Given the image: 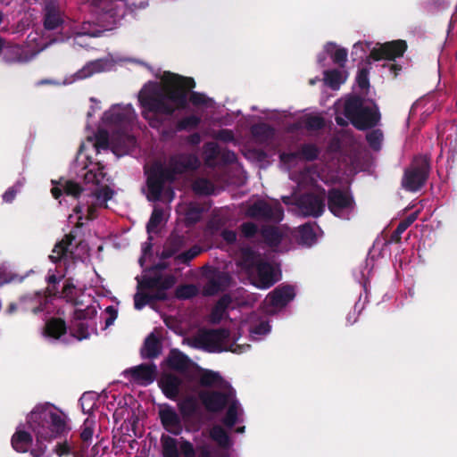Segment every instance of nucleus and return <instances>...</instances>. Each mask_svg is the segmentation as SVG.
<instances>
[{
  "label": "nucleus",
  "mask_w": 457,
  "mask_h": 457,
  "mask_svg": "<svg viewBox=\"0 0 457 457\" xmlns=\"http://www.w3.org/2000/svg\"><path fill=\"white\" fill-rule=\"evenodd\" d=\"M161 79L162 83H146L138 94L142 115L155 129L162 124L161 115L195 112L200 107V95L193 91L195 82L192 78L165 71Z\"/></svg>",
  "instance_id": "f257e3e1"
},
{
  "label": "nucleus",
  "mask_w": 457,
  "mask_h": 457,
  "mask_svg": "<svg viewBox=\"0 0 457 457\" xmlns=\"http://www.w3.org/2000/svg\"><path fill=\"white\" fill-rule=\"evenodd\" d=\"M200 165L195 154H176L168 160L155 161L149 169L147 175V198L149 201H163L170 203L175 196L173 188L166 183H173L178 176L194 170Z\"/></svg>",
  "instance_id": "f03ea898"
},
{
  "label": "nucleus",
  "mask_w": 457,
  "mask_h": 457,
  "mask_svg": "<svg viewBox=\"0 0 457 457\" xmlns=\"http://www.w3.org/2000/svg\"><path fill=\"white\" fill-rule=\"evenodd\" d=\"M136 113L130 104H114L106 111L102 118L104 129H99L96 135L94 147L96 153L100 150H107L110 146V137L117 139L119 145H130L134 143V137L129 134L134 121Z\"/></svg>",
  "instance_id": "7ed1b4c3"
},
{
  "label": "nucleus",
  "mask_w": 457,
  "mask_h": 457,
  "mask_svg": "<svg viewBox=\"0 0 457 457\" xmlns=\"http://www.w3.org/2000/svg\"><path fill=\"white\" fill-rule=\"evenodd\" d=\"M202 408L212 414H219L226 410L221 423L232 429L242 421L244 410L237 397V392L232 386L220 389H202Z\"/></svg>",
  "instance_id": "20e7f679"
},
{
  "label": "nucleus",
  "mask_w": 457,
  "mask_h": 457,
  "mask_svg": "<svg viewBox=\"0 0 457 457\" xmlns=\"http://www.w3.org/2000/svg\"><path fill=\"white\" fill-rule=\"evenodd\" d=\"M27 423L37 442L56 438L68 429L65 415L49 403L37 405L28 415Z\"/></svg>",
  "instance_id": "39448f33"
},
{
  "label": "nucleus",
  "mask_w": 457,
  "mask_h": 457,
  "mask_svg": "<svg viewBox=\"0 0 457 457\" xmlns=\"http://www.w3.org/2000/svg\"><path fill=\"white\" fill-rule=\"evenodd\" d=\"M96 314L94 308L76 310L69 328V336L65 322L61 319H52L46 322L44 335L52 339H61L64 343H69L70 337L79 341L86 339L89 337L90 331L96 328Z\"/></svg>",
  "instance_id": "423d86ee"
},
{
  "label": "nucleus",
  "mask_w": 457,
  "mask_h": 457,
  "mask_svg": "<svg viewBox=\"0 0 457 457\" xmlns=\"http://www.w3.org/2000/svg\"><path fill=\"white\" fill-rule=\"evenodd\" d=\"M176 282L175 277L164 273L162 269L154 268L144 276L139 283L141 292L134 295V305L137 310H141L146 304L154 301L167 299V290L171 288Z\"/></svg>",
  "instance_id": "0eeeda50"
},
{
  "label": "nucleus",
  "mask_w": 457,
  "mask_h": 457,
  "mask_svg": "<svg viewBox=\"0 0 457 457\" xmlns=\"http://www.w3.org/2000/svg\"><path fill=\"white\" fill-rule=\"evenodd\" d=\"M344 115L358 130L373 129L381 119L377 104L357 94L350 95L345 100Z\"/></svg>",
  "instance_id": "6e6552de"
},
{
  "label": "nucleus",
  "mask_w": 457,
  "mask_h": 457,
  "mask_svg": "<svg viewBox=\"0 0 457 457\" xmlns=\"http://www.w3.org/2000/svg\"><path fill=\"white\" fill-rule=\"evenodd\" d=\"M94 12L97 15L96 21L83 22L79 28H72V36L75 40L82 37H97L100 33L98 26H105V23L114 22L116 18L124 14L127 3L125 0H93Z\"/></svg>",
  "instance_id": "1a4fd4ad"
},
{
  "label": "nucleus",
  "mask_w": 457,
  "mask_h": 457,
  "mask_svg": "<svg viewBox=\"0 0 457 457\" xmlns=\"http://www.w3.org/2000/svg\"><path fill=\"white\" fill-rule=\"evenodd\" d=\"M230 332L227 328L205 329L202 328V351L208 353H221L230 351L242 353L249 345H242L236 343L228 345Z\"/></svg>",
  "instance_id": "9d476101"
},
{
  "label": "nucleus",
  "mask_w": 457,
  "mask_h": 457,
  "mask_svg": "<svg viewBox=\"0 0 457 457\" xmlns=\"http://www.w3.org/2000/svg\"><path fill=\"white\" fill-rule=\"evenodd\" d=\"M430 173V160L427 155L416 156L402 178V187L406 191L417 192L426 184Z\"/></svg>",
  "instance_id": "9b49d317"
},
{
  "label": "nucleus",
  "mask_w": 457,
  "mask_h": 457,
  "mask_svg": "<svg viewBox=\"0 0 457 457\" xmlns=\"http://www.w3.org/2000/svg\"><path fill=\"white\" fill-rule=\"evenodd\" d=\"M227 429L222 423L215 424L209 429L208 436L217 447L211 449L202 443V457H230L234 441Z\"/></svg>",
  "instance_id": "f8f14e48"
},
{
  "label": "nucleus",
  "mask_w": 457,
  "mask_h": 457,
  "mask_svg": "<svg viewBox=\"0 0 457 457\" xmlns=\"http://www.w3.org/2000/svg\"><path fill=\"white\" fill-rule=\"evenodd\" d=\"M113 195L114 191L112 189L108 187H103L87 196V200L86 201L87 206L80 204L77 205L74 209V212L79 215L77 217L78 226L82 225L80 222L82 220V213L87 212V219L93 220L96 217V209L98 207L107 208V201L111 200Z\"/></svg>",
  "instance_id": "ddd939ff"
},
{
  "label": "nucleus",
  "mask_w": 457,
  "mask_h": 457,
  "mask_svg": "<svg viewBox=\"0 0 457 457\" xmlns=\"http://www.w3.org/2000/svg\"><path fill=\"white\" fill-rule=\"evenodd\" d=\"M405 40L397 39L383 44L378 43L376 47L370 50V55L366 58V63L370 65V60L395 62L397 58L403 57L407 50Z\"/></svg>",
  "instance_id": "4468645a"
},
{
  "label": "nucleus",
  "mask_w": 457,
  "mask_h": 457,
  "mask_svg": "<svg viewBox=\"0 0 457 457\" xmlns=\"http://www.w3.org/2000/svg\"><path fill=\"white\" fill-rule=\"evenodd\" d=\"M328 208L336 217L341 218L344 212L352 211L355 202L349 191L338 187H332L327 194Z\"/></svg>",
  "instance_id": "2eb2a0df"
},
{
  "label": "nucleus",
  "mask_w": 457,
  "mask_h": 457,
  "mask_svg": "<svg viewBox=\"0 0 457 457\" xmlns=\"http://www.w3.org/2000/svg\"><path fill=\"white\" fill-rule=\"evenodd\" d=\"M281 278L279 270L274 266L263 260L257 262L253 274V285L259 289H268L274 286Z\"/></svg>",
  "instance_id": "dca6fc26"
},
{
  "label": "nucleus",
  "mask_w": 457,
  "mask_h": 457,
  "mask_svg": "<svg viewBox=\"0 0 457 457\" xmlns=\"http://www.w3.org/2000/svg\"><path fill=\"white\" fill-rule=\"evenodd\" d=\"M246 215L256 220L279 222L284 217V212L280 205L273 207L267 202L259 200L247 208Z\"/></svg>",
  "instance_id": "f3484780"
},
{
  "label": "nucleus",
  "mask_w": 457,
  "mask_h": 457,
  "mask_svg": "<svg viewBox=\"0 0 457 457\" xmlns=\"http://www.w3.org/2000/svg\"><path fill=\"white\" fill-rule=\"evenodd\" d=\"M162 453L163 457H195L193 445L180 438L179 441L170 436H162L161 438Z\"/></svg>",
  "instance_id": "a211bd4d"
},
{
  "label": "nucleus",
  "mask_w": 457,
  "mask_h": 457,
  "mask_svg": "<svg viewBox=\"0 0 457 457\" xmlns=\"http://www.w3.org/2000/svg\"><path fill=\"white\" fill-rule=\"evenodd\" d=\"M297 206L304 216L320 217L325 209L324 199L313 193H305L297 199Z\"/></svg>",
  "instance_id": "6ab92c4d"
},
{
  "label": "nucleus",
  "mask_w": 457,
  "mask_h": 457,
  "mask_svg": "<svg viewBox=\"0 0 457 457\" xmlns=\"http://www.w3.org/2000/svg\"><path fill=\"white\" fill-rule=\"evenodd\" d=\"M64 17L57 0H46L43 18L46 29L54 30L61 28L64 23Z\"/></svg>",
  "instance_id": "aec40b11"
},
{
  "label": "nucleus",
  "mask_w": 457,
  "mask_h": 457,
  "mask_svg": "<svg viewBox=\"0 0 457 457\" xmlns=\"http://www.w3.org/2000/svg\"><path fill=\"white\" fill-rule=\"evenodd\" d=\"M125 377L133 383L141 386L151 384L156 375V366L152 364H141L124 370Z\"/></svg>",
  "instance_id": "412c9836"
},
{
  "label": "nucleus",
  "mask_w": 457,
  "mask_h": 457,
  "mask_svg": "<svg viewBox=\"0 0 457 457\" xmlns=\"http://www.w3.org/2000/svg\"><path fill=\"white\" fill-rule=\"evenodd\" d=\"M295 296V290L292 285L281 284L269 293L267 298L270 306L284 308Z\"/></svg>",
  "instance_id": "4be33fe9"
},
{
  "label": "nucleus",
  "mask_w": 457,
  "mask_h": 457,
  "mask_svg": "<svg viewBox=\"0 0 457 457\" xmlns=\"http://www.w3.org/2000/svg\"><path fill=\"white\" fill-rule=\"evenodd\" d=\"M159 417L163 428L173 435H179L182 432L180 417L174 408L163 406L159 411Z\"/></svg>",
  "instance_id": "5701e85b"
},
{
  "label": "nucleus",
  "mask_w": 457,
  "mask_h": 457,
  "mask_svg": "<svg viewBox=\"0 0 457 457\" xmlns=\"http://www.w3.org/2000/svg\"><path fill=\"white\" fill-rule=\"evenodd\" d=\"M179 406L186 422L189 421L191 419H198L200 409V392L197 389H195L190 395L180 401Z\"/></svg>",
  "instance_id": "b1692460"
},
{
  "label": "nucleus",
  "mask_w": 457,
  "mask_h": 457,
  "mask_svg": "<svg viewBox=\"0 0 457 457\" xmlns=\"http://www.w3.org/2000/svg\"><path fill=\"white\" fill-rule=\"evenodd\" d=\"M47 46V45H44L42 47H40L37 52H34L30 54H29L27 49L24 47L14 45V46H9L4 48V60L8 62H26L31 60L37 53L42 51Z\"/></svg>",
  "instance_id": "393cba45"
},
{
  "label": "nucleus",
  "mask_w": 457,
  "mask_h": 457,
  "mask_svg": "<svg viewBox=\"0 0 457 457\" xmlns=\"http://www.w3.org/2000/svg\"><path fill=\"white\" fill-rule=\"evenodd\" d=\"M230 277L225 272L214 274L202 288V295H213L224 291L229 285Z\"/></svg>",
  "instance_id": "a878e982"
},
{
  "label": "nucleus",
  "mask_w": 457,
  "mask_h": 457,
  "mask_svg": "<svg viewBox=\"0 0 457 457\" xmlns=\"http://www.w3.org/2000/svg\"><path fill=\"white\" fill-rule=\"evenodd\" d=\"M231 386L218 371L202 368V389H220Z\"/></svg>",
  "instance_id": "bb28decb"
},
{
  "label": "nucleus",
  "mask_w": 457,
  "mask_h": 457,
  "mask_svg": "<svg viewBox=\"0 0 457 457\" xmlns=\"http://www.w3.org/2000/svg\"><path fill=\"white\" fill-rule=\"evenodd\" d=\"M164 394L171 399L182 393L181 380L175 375L164 374L160 381Z\"/></svg>",
  "instance_id": "cd10ccee"
},
{
  "label": "nucleus",
  "mask_w": 457,
  "mask_h": 457,
  "mask_svg": "<svg viewBox=\"0 0 457 457\" xmlns=\"http://www.w3.org/2000/svg\"><path fill=\"white\" fill-rule=\"evenodd\" d=\"M168 366L179 373L186 374L191 368V361L179 351H171L168 359Z\"/></svg>",
  "instance_id": "c85d7f7f"
},
{
  "label": "nucleus",
  "mask_w": 457,
  "mask_h": 457,
  "mask_svg": "<svg viewBox=\"0 0 457 457\" xmlns=\"http://www.w3.org/2000/svg\"><path fill=\"white\" fill-rule=\"evenodd\" d=\"M32 443L31 435L24 430V426L20 425L12 437V445L17 452L25 453Z\"/></svg>",
  "instance_id": "c756f323"
},
{
  "label": "nucleus",
  "mask_w": 457,
  "mask_h": 457,
  "mask_svg": "<svg viewBox=\"0 0 457 457\" xmlns=\"http://www.w3.org/2000/svg\"><path fill=\"white\" fill-rule=\"evenodd\" d=\"M260 234L263 242L270 247H278L282 241V233L276 226H262Z\"/></svg>",
  "instance_id": "7c9ffc66"
},
{
  "label": "nucleus",
  "mask_w": 457,
  "mask_h": 457,
  "mask_svg": "<svg viewBox=\"0 0 457 457\" xmlns=\"http://www.w3.org/2000/svg\"><path fill=\"white\" fill-rule=\"evenodd\" d=\"M231 303V296L228 294L223 295L212 307L210 314V320L214 324L220 323Z\"/></svg>",
  "instance_id": "2f4dec72"
},
{
  "label": "nucleus",
  "mask_w": 457,
  "mask_h": 457,
  "mask_svg": "<svg viewBox=\"0 0 457 457\" xmlns=\"http://www.w3.org/2000/svg\"><path fill=\"white\" fill-rule=\"evenodd\" d=\"M251 133L257 142L263 144L273 139L275 129L267 123H258L252 126Z\"/></svg>",
  "instance_id": "473e14b6"
},
{
  "label": "nucleus",
  "mask_w": 457,
  "mask_h": 457,
  "mask_svg": "<svg viewBox=\"0 0 457 457\" xmlns=\"http://www.w3.org/2000/svg\"><path fill=\"white\" fill-rule=\"evenodd\" d=\"M325 52L331 57L333 62L340 68H345L347 62V50L343 47L337 48V45L328 42L324 46Z\"/></svg>",
  "instance_id": "72a5a7b5"
},
{
  "label": "nucleus",
  "mask_w": 457,
  "mask_h": 457,
  "mask_svg": "<svg viewBox=\"0 0 457 457\" xmlns=\"http://www.w3.org/2000/svg\"><path fill=\"white\" fill-rule=\"evenodd\" d=\"M73 238L74 237L71 234L65 236L64 239H62L60 243L55 245L54 248L53 249L52 254L49 255V259L53 262H57L62 258H66L69 253H71V252L70 251V246L71 245Z\"/></svg>",
  "instance_id": "f704fd0d"
},
{
  "label": "nucleus",
  "mask_w": 457,
  "mask_h": 457,
  "mask_svg": "<svg viewBox=\"0 0 457 457\" xmlns=\"http://www.w3.org/2000/svg\"><path fill=\"white\" fill-rule=\"evenodd\" d=\"M323 74L324 83L333 90L339 89L340 86L346 79L345 73L337 69L327 70Z\"/></svg>",
  "instance_id": "c9c22d12"
},
{
  "label": "nucleus",
  "mask_w": 457,
  "mask_h": 457,
  "mask_svg": "<svg viewBox=\"0 0 457 457\" xmlns=\"http://www.w3.org/2000/svg\"><path fill=\"white\" fill-rule=\"evenodd\" d=\"M105 62L102 60H96L87 63L81 70L75 73L77 79H84L95 73L104 71Z\"/></svg>",
  "instance_id": "e433bc0d"
},
{
  "label": "nucleus",
  "mask_w": 457,
  "mask_h": 457,
  "mask_svg": "<svg viewBox=\"0 0 457 457\" xmlns=\"http://www.w3.org/2000/svg\"><path fill=\"white\" fill-rule=\"evenodd\" d=\"M417 220V213H411L401 220L390 236L389 243L398 244L401 242L402 234Z\"/></svg>",
  "instance_id": "4c0bfd02"
},
{
  "label": "nucleus",
  "mask_w": 457,
  "mask_h": 457,
  "mask_svg": "<svg viewBox=\"0 0 457 457\" xmlns=\"http://www.w3.org/2000/svg\"><path fill=\"white\" fill-rule=\"evenodd\" d=\"M316 241V234L311 223H305L299 227L298 242L301 245L311 246Z\"/></svg>",
  "instance_id": "58836bf2"
},
{
  "label": "nucleus",
  "mask_w": 457,
  "mask_h": 457,
  "mask_svg": "<svg viewBox=\"0 0 457 457\" xmlns=\"http://www.w3.org/2000/svg\"><path fill=\"white\" fill-rule=\"evenodd\" d=\"M299 159L306 162H313L318 159L320 148L312 143H305L301 145L299 150Z\"/></svg>",
  "instance_id": "ea45409f"
},
{
  "label": "nucleus",
  "mask_w": 457,
  "mask_h": 457,
  "mask_svg": "<svg viewBox=\"0 0 457 457\" xmlns=\"http://www.w3.org/2000/svg\"><path fill=\"white\" fill-rule=\"evenodd\" d=\"M104 165L100 162L96 163L93 168L88 170L85 174V181L87 183L100 184L104 180L106 174L104 172Z\"/></svg>",
  "instance_id": "a19ab883"
},
{
  "label": "nucleus",
  "mask_w": 457,
  "mask_h": 457,
  "mask_svg": "<svg viewBox=\"0 0 457 457\" xmlns=\"http://www.w3.org/2000/svg\"><path fill=\"white\" fill-rule=\"evenodd\" d=\"M160 347L158 341L152 336L148 337L141 350V354L144 358L153 359L159 355Z\"/></svg>",
  "instance_id": "79ce46f5"
},
{
  "label": "nucleus",
  "mask_w": 457,
  "mask_h": 457,
  "mask_svg": "<svg viewBox=\"0 0 457 457\" xmlns=\"http://www.w3.org/2000/svg\"><path fill=\"white\" fill-rule=\"evenodd\" d=\"M164 211L161 208L154 207L152 215L147 222L146 230L150 235L151 233L156 232L157 228L163 220Z\"/></svg>",
  "instance_id": "37998d69"
},
{
  "label": "nucleus",
  "mask_w": 457,
  "mask_h": 457,
  "mask_svg": "<svg viewBox=\"0 0 457 457\" xmlns=\"http://www.w3.org/2000/svg\"><path fill=\"white\" fill-rule=\"evenodd\" d=\"M95 432V420L91 417L85 420L81 426L80 438L86 444H90Z\"/></svg>",
  "instance_id": "c03bdc74"
},
{
  "label": "nucleus",
  "mask_w": 457,
  "mask_h": 457,
  "mask_svg": "<svg viewBox=\"0 0 457 457\" xmlns=\"http://www.w3.org/2000/svg\"><path fill=\"white\" fill-rule=\"evenodd\" d=\"M383 137V132L379 129H372L371 131L366 134V140L369 145L375 151L380 150Z\"/></svg>",
  "instance_id": "a18cd8bd"
},
{
  "label": "nucleus",
  "mask_w": 457,
  "mask_h": 457,
  "mask_svg": "<svg viewBox=\"0 0 457 457\" xmlns=\"http://www.w3.org/2000/svg\"><path fill=\"white\" fill-rule=\"evenodd\" d=\"M303 127L307 130H319L321 129L325 121L324 119L318 115H307L303 120Z\"/></svg>",
  "instance_id": "49530a36"
},
{
  "label": "nucleus",
  "mask_w": 457,
  "mask_h": 457,
  "mask_svg": "<svg viewBox=\"0 0 457 457\" xmlns=\"http://www.w3.org/2000/svg\"><path fill=\"white\" fill-rule=\"evenodd\" d=\"M256 254L253 250L251 248H245L241 253V263L244 267L247 269H255V265L257 262Z\"/></svg>",
  "instance_id": "de8ad7c7"
},
{
  "label": "nucleus",
  "mask_w": 457,
  "mask_h": 457,
  "mask_svg": "<svg viewBox=\"0 0 457 457\" xmlns=\"http://www.w3.org/2000/svg\"><path fill=\"white\" fill-rule=\"evenodd\" d=\"M199 118L197 114L191 113L190 115L180 120L177 125L179 130H190L197 127L199 123Z\"/></svg>",
  "instance_id": "09e8293b"
},
{
  "label": "nucleus",
  "mask_w": 457,
  "mask_h": 457,
  "mask_svg": "<svg viewBox=\"0 0 457 457\" xmlns=\"http://www.w3.org/2000/svg\"><path fill=\"white\" fill-rule=\"evenodd\" d=\"M176 297L179 299H188L197 294V287L194 285H184L177 287Z\"/></svg>",
  "instance_id": "8fccbe9b"
},
{
  "label": "nucleus",
  "mask_w": 457,
  "mask_h": 457,
  "mask_svg": "<svg viewBox=\"0 0 457 457\" xmlns=\"http://www.w3.org/2000/svg\"><path fill=\"white\" fill-rule=\"evenodd\" d=\"M370 68L363 67L359 70L356 76V82L360 88L368 89L370 87V79H369Z\"/></svg>",
  "instance_id": "3c124183"
},
{
  "label": "nucleus",
  "mask_w": 457,
  "mask_h": 457,
  "mask_svg": "<svg viewBox=\"0 0 457 457\" xmlns=\"http://www.w3.org/2000/svg\"><path fill=\"white\" fill-rule=\"evenodd\" d=\"M82 411L84 413H89L96 404L94 396L89 393H85L79 399Z\"/></svg>",
  "instance_id": "603ef678"
},
{
  "label": "nucleus",
  "mask_w": 457,
  "mask_h": 457,
  "mask_svg": "<svg viewBox=\"0 0 457 457\" xmlns=\"http://www.w3.org/2000/svg\"><path fill=\"white\" fill-rule=\"evenodd\" d=\"M200 253V247L195 245L191 249L177 255V260L180 263H188L191 260L196 257Z\"/></svg>",
  "instance_id": "864d4df0"
},
{
  "label": "nucleus",
  "mask_w": 457,
  "mask_h": 457,
  "mask_svg": "<svg viewBox=\"0 0 457 457\" xmlns=\"http://www.w3.org/2000/svg\"><path fill=\"white\" fill-rule=\"evenodd\" d=\"M213 137L216 140H219V141H221L224 143L233 142L235 140V136H234L233 131L228 129H219L218 131H215L213 133Z\"/></svg>",
  "instance_id": "5fc2aeb1"
},
{
  "label": "nucleus",
  "mask_w": 457,
  "mask_h": 457,
  "mask_svg": "<svg viewBox=\"0 0 457 457\" xmlns=\"http://www.w3.org/2000/svg\"><path fill=\"white\" fill-rule=\"evenodd\" d=\"M270 331V326L268 321L262 320L251 326L250 333L252 335L264 336Z\"/></svg>",
  "instance_id": "6e6d98bb"
},
{
  "label": "nucleus",
  "mask_w": 457,
  "mask_h": 457,
  "mask_svg": "<svg viewBox=\"0 0 457 457\" xmlns=\"http://www.w3.org/2000/svg\"><path fill=\"white\" fill-rule=\"evenodd\" d=\"M63 192L68 195L78 196L81 192L79 185L73 181H65L64 184H61Z\"/></svg>",
  "instance_id": "4d7b16f0"
},
{
  "label": "nucleus",
  "mask_w": 457,
  "mask_h": 457,
  "mask_svg": "<svg viewBox=\"0 0 457 457\" xmlns=\"http://www.w3.org/2000/svg\"><path fill=\"white\" fill-rule=\"evenodd\" d=\"M240 229L243 236L246 238L253 237L258 232L257 225L250 221L242 223Z\"/></svg>",
  "instance_id": "13d9d810"
},
{
  "label": "nucleus",
  "mask_w": 457,
  "mask_h": 457,
  "mask_svg": "<svg viewBox=\"0 0 457 457\" xmlns=\"http://www.w3.org/2000/svg\"><path fill=\"white\" fill-rule=\"evenodd\" d=\"M203 152L209 154V159H216L220 154V146L216 143H206L202 148Z\"/></svg>",
  "instance_id": "bf43d9fd"
},
{
  "label": "nucleus",
  "mask_w": 457,
  "mask_h": 457,
  "mask_svg": "<svg viewBox=\"0 0 457 457\" xmlns=\"http://www.w3.org/2000/svg\"><path fill=\"white\" fill-rule=\"evenodd\" d=\"M22 185L23 182L18 181L14 187L8 188L3 195V200L5 203H11L14 199L17 192L20 190Z\"/></svg>",
  "instance_id": "052dcab7"
},
{
  "label": "nucleus",
  "mask_w": 457,
  "mask_h": 457,
  "mask_svg": "<svg viewBox=\"0 0 457 457\" xmlns=\"http://www.w3.org/2000/svg\"><path fill=\"white\" fill-rule=\"evenodd\" d=\"M186 220L188 223L200 220V209L197 206H189L186 212Z\"/></svg>",
  "instance_id": "680f3d73"
},
{
  "label": "nucleus",
  "mask_w": 457,
  "mask_h": 457,
  "mask_svg": "<svg viewBox=\"0 0 457 457\" xmlns=\"http://www.w3.org/2000/svg\"><path fill=\"white\" fill-rule=\"evenodd\" d=\"M382 67L386 68L394 79H395L403 71V66L400 63H397L395 61L386 62L382 65Z\"/></svg>",
  "instance_id": "e2e57ef3"
},
{
  "label": "nucleus",
  "mask_w": 457,
  "mask_h": 457,
  "mask_svg": "<svg viewBox=\"0 0 457 457\" xmlns=\"http://www.w3.org/2000/svg\"><path fill=\"white\" fill-rule=\"evenodd\" d=\"M215 191V186L207 179L202 177V195H212Z\"/></svg>",
  "instance_id": "0e129e2a"
},
{
  "label": "nucleus",
  "mask_w": 457,
  "mask_h": 457,
  "mask_svg": "<svg viewBox=\"0 0 457 457\" xmlns=\"http://www.w3.org/2000/svg\"><path fill=\"white\" fill-rule=\"evenodd\" d=\"M371 43L366 42H357L353 45V50H352V55H358L359 52L361 54H365L367 51V48H370Z\"/></svg>",
  "instance_id": "69168bd1"
},
{
  "label": "nucleus",
  "mask_w": 457,
  "mask_h": 457,
  "mask_svg": "<svg viewBox=\"0 0 457 457\" xmlns=\"http://www.w3.org/2000/svg\"><path fill=\"white\" fill-rule=\"evenodd\" d=\"M221 237L224 241L230 245L236 242L237 234L234 230L224 229L221 232Z\"/></svg>",
  "instance_id": "338daca9"
},
{
  "label": "nucleus",
  "mask_w": 457,
  "mask_h": 457,
  "mask_svg": "<svg viewBox=\"0 0 457 457\" xmlns=\"http://www.w3.org/2000/svg\"><path fill=\"white\" fill-rule=\"evenodd\" d=\"M46 449V447L45 445H39L37 448L30 451V455L32 457H48L45 455Z\"/></svg>",
  "instance_id": "774afa93"
}]
</instances>
